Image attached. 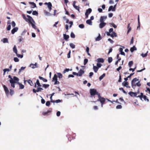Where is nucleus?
<instances>
[{
	"label": "nucleus",
	"instance_id": "obj_32",
	"mask_svg": "<svg viewBox=\"0 0 150 150\" xmlns=\"http://www.w3.org/2000/svg\"><path fill=\"white\" fill-rule=\"evenodd\" d=\"M3 42L4 43H8V39L7 38H4L3 39Z\"/></svg>",
	"mask_w": 150,
	"mask_h": 150
},
{
	"label": "nucleus",
	"instance_id": "obj_2",
	"mask_svg": "<svg viewBox=\"0 0 150 150\" xmlns=\"http://www.w3.org/2000/svg\"><path fill=\"white\" fill-rule=\"evenodd\" d=\"M138 79H137V78H134L132 81L131 82L132 86L134 89L136 86V82L138 81Z\"/></svg>",
	"mask_w": 150,
	"mask_h": 150
},
{
	"label": "nucleus",
	"instance_id": "obj_11",
	"mask_svg": "<svg viewBox=\"0 0 150 150\" xmlns=\"http://www.w3.org/2000/svg\"><path fill=\"white\" fill-rule=\"evenodd\" d=\"M3 87L5 92L7 94H8L9 93V91L6 86L4 85L3 86Z\"/></svg>",
	"mask_w": 150,
	"mask_h": 150
},
{
	"label": "nucleus",
	"instance_id": "obj_39",
	"mask_svg": "<svg viewBox=\"0 0 150 150\" xmlns=\"http://www.w3.org/2000/svg\"><path fill=\"white\" fill-rule=\"evenodd\" d=\"M49 85L48 84H43V87L45 88L48 87L49 86Z\"/></svg>",
	"mask_w": 150,
	"mask_h": 150
},
{
	"label": "nucleus",
	"instance_id": "obj_24",
	"mask_svg": "<svg viewBox=\"0 0 150 150\" xmlns=\"http://www.w3.org/2000/svg\"><path fill=\"white\" fill-rule=\"evenodd\" d=\"M93 69L94 72L96 73L98 71V68L97 67L94 66V64H93Z\"/></svg>",
	"mask_w": 150,
	"mask_h": 150
},
{
	"label": "nucleus",
	"instance_id": "obj_47",
	"mask_svg": "<svg viewBox=\"0 0 150 150\" xmlns=\"http://www.w3.org/2000/svg\"><path fill=\"white\" fill-rule=\"evenodd\" d=\"M79 27L81 28H83L84 27V26L83 24H81L79 25Z\"/></svg>",
	"mask_w": 150,
	"mask_h": 150
},
{
	"label": "nucleus",
	"instance_id": "obj_13",
	"mask_svg": "<svg viewBox=\"0 0 150 150\" xmlns=\"http://www.w3.org/2000/svg\"><path fill=\"white\" fill-rule=\"evenodd\" d=\"M27 81L28 83L31 86H32L33 85V83L32 81L30 80H24V83L25 84V82Z\"/></svg>",
	"mask_w": 150,
	"mask_h": 150
},
{
	"label": "nucleus",
	"instance_id": "obj_26",
	"mask_svg": "<svg viewBox=\"0 0 150 150\" xmlns=\"http://www.w3.org/2000/svg\"><path fill=\"white\" fill-rule=\"evenodd\" d=\"M56 80H57V76L56 74H54L53 78L52 81H54Z\"/></svg>",
	"mask_w": 150,
	"mask_h": 150
},
{
	"label": "nucleus",
	"instance_id": "obj_23",
	"mask_svg": "<svg viewBox=\"0 0 150 150\" xmlns=\"http://www.w3.org/2000/svg\"><path fill=\"white\" fill-rule=\"evenodd\" d=\"M13 81H14L15 82V83H17L18 81L19 80V79L18 78L15 76H13Z\"/></svg>",
	"mask_w": 150,
	"mask_h": 150
},
{
	"label": "nucleus",
	"instance_id": "obj_20",
	"mask_svg": "<svg viewBox=\"0 0 150 150\" xmlns=\"http://www.w3.org/2000/svg\"><path fill=\"white\" fill-rule=\"evenodd\" d=\"M112 10V11H115V7H113V6H110L109 7L108 11H110Z\"/></svg>",
	"mask_w": 150,
	"mask_h": 150
},
{
	"label": "nucleus",
	"instance_id": "obj_53",
	"mask_svg": "<svg viewBox=\"0 0 150 150\" xmlns=\"http://www.w3.org/2000/svg\"><path fill=\"white\" fill-rule=\"evenodd\" d=\"M17 56L18 57H20L21 58H22L23 57V55H21L18 54V52L17 53V54H16Z\"/></svg>",
	"mask_w": 150,
	"mask_h": 150
},
{
	"label": "nucleus",
	"instance_id": "obj_54",
	"mask_svg": "<svg viewBox=\"0 0 150 150\" xmlns=\"http://www.w3.org/2000/svg\"><path fill=\"white\" fill-rule=\"evenodd\" d=\"M122 108V106L121 105H119L117 106L116 108L117 109H121Z\"/></svg>",
	"mask_w": 150,
	"mask_h": 150
},
{
	"label": "nucleus",
	"instance_id": "obj_1",
	"mask_svg": "<svg viewBox=\"0 0 150 150\" xmlns=\"http://www.w3.org/2000/svg\"><path fill=\"white\" fill-rule=\"evenodd\" d=\"M23 18L27 22H28L30 24L32 27L34 29H36L37 28L36 26L35 25V22L33 18L30 16L27 15V16L28 18H27L25 15L24 14L22 15Z\"/></svg>",
	"mask_w": 150,
	"mask_h": 150
},
{
	"label": "nucleus",
	"instance_id": "obj_37",
	"mask_svg": "<svg viewBox=\"0 0 150 150\" xmlns=\"http://www.w3.org/2000/svg\"><path fill=\"white\" fill-rule=\"evenodd\" d=\"M10 69H4L3 70L4 74H5V73L6 71H10Z\"/></svg>",
	"mask_w": 150,
	"mask_h": 150
},
{
	"label": "nucleus",
	"instance_id": "obj_19",
	"mask_svg": "<svg viewBox=\"0 0 150 150\" xmlns=\"http://www.w3.org/2000/svg\"><path fill=\"white\" fill-rule=\"evenodd\" d=\"M97 61L98 62L103 63L104 62V60L103 58H99L97 59Z\"/></svg>",
	"mask_w": 150,
	"mask_h": 150
},
{
	"label": "nucleus",
	"instance_id": "obj_45",
	"mask_svg": "<svg viewBox=\"0 0 150 150\" xmlns=\"http://www.w3.org/2000/svg\"><path fill=\"white\" fill-rule=\"evenodd\" d=\"M33 15H36L38 14V12L36 11H33L32 13Z\"/></svg>",
	"mask_w": 150,
	"mask_h": 150
},
{
	"label": "nucleus",
	"instance_id": "obj_16",
	"mask_svg": "<svg viewBox=\"0 0 150 150\" xmlns=\"http://www.w3.org/2000/svg\"><path fill=\"white\" fill-rule=\"evenodd\" d=\"M18 30V28L17 27L14 28L11 31L12 34H14L16 32H17Z\"/></svg>",
	"mask_w": 150,
	"mask_h": 150
},
{
	"label": "nucleus",
	"instance_id": "obj_10",
	"mask_svg": "<svg viewBox=\"0 0 150 150\" xmlns=\"http://www.w3.org/2000/svg\"><path fill=\"white\" fill-rule=\"evenodd\" d=\"M107 18L106 16H101L100 21V22H103L104 21V20H105Z\"/></svg>",
	"mask_w": 150,
	"mask_h": 150
},
{
	"label": "nucleus",
	"instance_id": "obj_31",
	"mask_svg": "<svg viewBox=\"0 0 150 150\" xmlns=\"http://www.w3.org/2000/svg\"><path fill=\"white\" fill-rule=\"evenodd\" d=\"M105 74L104 73L102 75L100 76L99 78V80L101 81L103 78L105 76Z\"/></svg>",
	"mask_w": 150,
	"mask_h": 150
},
{
	"label": "nucleus",
	"instance_id": "obj_46",
	"mask_svg": "<svg viewBox=\"0 0 150 150\" xmlns=\"http://www.w3.org/2000/svg\"><path fill=\"white\" fill-rule=\"evenodd\" d=\"M88 60L87 59H85L84 60V64L86 65L88 62Z\"/></svg>",
	"mask_w": 150,
	"mask_h": 150
},
{
	"label": "nucleus",
	"instance_id": "obj_51",
	"mask_svg": "<svg viewBox=\"0 0 150 150\" xmlns=\"http://www.w3.org/2000/svg\"><path fill=\"white\" fill-rule=\"evenodd\" d=\"M71 51L70 50H69V53L67 54V58H70V54H71Z\"/></svg>",
	"mask_w": 150,
	"mask_h": 150
},
{
	"label": "nucleus",
	"instance_id": "obj_15",
	"mask_svg": "<svg viewBox=\"0 0 150 150\" xmlns=\"http://www.w3.org/2000/svg\"><path fill=\"white\" fill-rule=\"evenodd\" d=\"M106 23L105 22H101L99 24V27L100 28H102L104 27L106 25Z\"/></svg>",
	"mask_w": 150,
	"mask_h": 150
},
{
	"label": "nucleus",
	"instance_id": "obj_14",
	"mask_svg": "<svg viewBox=\"0 0 150 150\" xmlns=\"http://www.w3.org/2000/svg\"><path fill=\"white\" fill-rule=\"evenodd\" d=\"M9 81L10 83H11V87L13 88H14L15 87V83L14 81H13V80H11Z\"/></svg>",
	"mask_w": 150,
	"mask_h": 150
},
{
	"label": "nucleus",
	"instance_id": "obj_12",
	"mask_svg": "<svg viewBox=\"0 0 150 150\" xmlns=\"http://www.w3.org/2000/svg\"><path fill=\"white\" fill-rule=\"evenodd\" d=\"M29 3L31 5V8H34L36 7V6L35 3L33 2H29Z\"/></svg>",
	"mask_w": 150,
	"mask_h": 150
},
{
	"label": "nucleus",
	"instance_id": "obj_56",
	"mask_svg": "<svg viewBox=\"0 0 150 150\" xmlns=\"http://www.w3.org/2000/svg\"><path fill=\"white\" fill-rule=\"evenodd\" d=\"M14 60L15 62H18L19 61L17 57H14Z\"/></svg>",
	"mask_w": 150,
	"mask_h": 150
},
{
	"label": "nucleus",
	"instance_id": "obj_49",
	"mask_svg": "<svg viewBox=\"0 0 150 150\" xmlns=\"http://www.w3.org/2000/svg\"><path fill=\"white\" fill-rule=\"evenodd\" d=\"M110 24L114 28H116L117 26L114 23H110Z\"/></svg>",
	"mask_w": 150,
	"mask_h": 150
},
{
	"label": "nucleus",
	"instance_id": "obj_28",
	"mask_svg": "<svg viewBox=\"0 0 150 150\" xmlns=\"http://www.w3.org/2000/svg\"><path fill=\"white\" fill-rule=\"evenodd\" d=\"M137 50V48L135 47V46H134L133 47L131 48L130 50L131 52H133L134 51Z\"/></svg>",
	"mask_w": 150,
	"mask_h": 150
},
{
	"label": "nucleus",
	"instance_id": "obj_21",
	"mask_svg": "<svg viewBox=\"0 0 150 150\" xmlns=\"http://www.w3.org/2000/svg\"><path fill=\"white\" fill-rule=\"evenodd\" d=\"M52 5L51 3L50 2H49V4L48 5L47 7H48V8L50 11L52 10Z\"/></svg>",
	"mask_w": 150,
	"mask_h": 150
},
{
	"label": "nucleus",
	"instance_id": "obj_36",
	"mask_svg": "<svg viewBox=\"0 0 150 150\" xmlns=\"http://www.w3.org/2000/svg\"><path fill=\"white\" fill-rule=\"evenodd\" d=\"M69 45L70 47L72 48V49L74 48L75 47V45L72 43H70L69 44Z\"/></svg>",
	"mask_w": 150,
	"mask_h": 150
},
{
	"label": "nucleus",
	"instance_id": "obj_34",
	"mask_svg": "<svg viewBox=\"0 0 150 150\" xmlns=\"http://www.w3.org/2000/svg\"><path fill=\"white\" fill-rule=\"evenodd\" d=\"M142 98H144V100L145 101H146L147 102L149 101V99L147 98V97L146 96L144 95Z\"/></svg>",
	"mask_w": 150,
	"mask_h": 150
},
{
	"label": "nucleus",
	"instance_id": "obj_33",
	"mask_svg": "<svg viewBox=\"0 0 150 150\" xmlns=\"http://www.w3.org/2000/svg\"><path fill=\"white\" fill-rule=\"evenodd\" d=\"M57 74L58 77L59 79H61L62 78V74L61 73H57Z\"/></svg>",
	"mask_w": 150,
	"mask_h": 150
},
{
	"label": "nucleus",
	"instance_id": "obj_50",
	"mask_svg": "<svg viewBox=\"0 0 150 150\" xmlns=\"http://www.w3.org/2000/svg\"><path fill=\"white\" fill-rule=\"evenodd\" d=\"M43 89V88H41L38 87L37 89V92H39V91H40L41 90H42Z\"/></svg>",
	"mask_w": 150,
	"mask_h": 150
},
{
	"label": "nucleus",
	"instance_id": "obj_64",
	"mask_svg": "<svg viewBox=\"0 0 150 150\" xmlns=\"http://www.w3.org/2000/svg\"><path fill=\"white\" fill-rule=\"evenodd\" d=\"M61 112L60 111H57V116L59 117L60 115Z\"/></svg>",
	"mask_w": 150,
	"mask_h": 150
},
{
	"label": "nucleus",
	"instance_id": "obj_27",
	"mask_svg": "<svg viewBox=\"0 0 150 150\" xmlns=\"http://www.w3.org/2000/svg\"><path fill=\"white\" fill-rule=\"evenodd\" d=\"M86 23L90 25H92V22L90 19H88L86 21Z\"/></svg>",
	"mask_w": 150,
	"mask_h": 150
},
{
	"label": "nucleus",
	"instance_id": "obj_38",
	"mask_svg": "<svg viewBox=\"0 0 150 150\" xmlns=\"http://www.w3.org/2000/svg\"><path fill=\"white\" fill-rule=\"evenodd\" d=\"M101 38L100 37V35L99 34V36L96 38V41H99L100 40Z\"/></svg>",
	"mask_w": 150,
	"mask_h": 150
},
{
	"label": "nucleus",
	"instance_id": "obj_63",
	"mask_svg": "<svg viewBox=\"0 0 150 150\" xmlns=\"http://www.w3.org/2000/svg\"><path fill=\"white\" fill-rule=\"evenodd\" d=\"M133 40H134V37H132L131 39L130 44H132L133 43Z\"/></svg>",
	"mask_w": 150,
	"mask_h": 150
},
{
	"label": "nucleus",
	"instance_id": "obj_61",
	"mask_svg": "<svg viewBox=\"0 0 150 150\" xmlns=\"http://www.w3.org/2000/svg\"><path fill=\"white\" fill-rule=\"evenodd\" d=\"M74 8L76 10H78L79 12H80L79 7V6H76Z\"/></svg>",
	"mask_w": 150,
	"mask_h": 150
},
{
	"label": "nucleus",
	"instance_id": "obj_4",
	"mask_svg": "<svg viewBox=\"0 0 150 150\" xmlns=\"http://www.w3.org/2000/svg\"><path fill=\"white\" fill-rule=\"evenodd\" d=\"M105 99L104 98L102 97L100 99H98L97 100V101H99L101 103V106L103 107V104L105 102Z\"/></svg>",
	"mask_w": 150,
	"mask_h": 150
},
{
	"label": "nucleus",
	"instance_id": "obj_55",
	"mask_svg": "<svg viewBox=\"0 0 150 150\" xmlns=\"http://www.w3.org/2000/svg\"><path fill=\"white\" fill-rule=\"evenodd\" d=\"M14 93V91L13 90L10 89V93L11 95H12Z\"/></svg>",
	"mask_w": 150,
	"mask_h": 150
},
{
	"label": "nucleus",
	"instance_id": "obj_25",
	"mask_svg": "<svg viewBox=\"0 0 150 150\" xmlns=\"http://www.w3.org/2000/svg\"><path fill=\"white\" fill-rule=\"evenodd\" d=\"M13 52H15L16 53V54H17V53L18 52V51L16 45L14 46L13 48Z\"/></svg>",
	"mask_w": 150,
	"mask_h": 150
},
{
	"label": "nucleus",
	"instance_id": "obj_8",
	"mask_svg": "<svg viewBox=\"0 0 150 150\" xmlns=\"http://www.w3.org/2000/svg\"><path fill=\"white\" fill-rule=\"evenodd\" d=\"M91 11L92 9L91 8H89L88 9L86 10L85 14L86 16L87 17H88V15L91 12Z\"/></svg>",
	"mask_w": 150,
	"mask_h": 150
},
{
	"label": "nucleus",
	"instance_id": "obj_35",
	"mask_svg": "<svg viewBox=\"0 0 150 150\" xmlns=\"http://www.w3.org/2000/svg\"><path fill=\"white\" fill-rule=\"evenodd\" d=\"M144 96V95H143V93H140V95L137 96V97H139L140 99H142V98Z\"/></svg>",
	"mask_w": 150,
	"mask_h": 150
},
{
	"label": "nucleus",
	"instance_id": "obj_29",
	"mask_svg": "<svg viewBox=\"0 0 150 150\" xmlns=\"http://www.w3.org/2000/svg\"><path fill=\"white\" fill-rule=\"evenodd\" d=\"M18 83L19 85L20 89H22L24 88V86L21 83H19V82Z\"/></svg>",
	"mask_w": 150,
	"mask_h": 150
},
{
	"label": "nucleus",
	"instance_id": "obj_60",
	"mask_svg": "<svg viewBox=\"0 0 150 150\" xmlns=\"http://www.w3.org/2000/svg\"><path fill=\"white\" fill-rule=\"evenodd\" d=\"M50 105V102L49 101H47L46 103V105L47 106H49Z\"/></svg>",
	"mask_w": 150,
	"mask_h": 150
},
{
	"label": "nucleus",
	"instance_id": "obj_40",
	"mask_svg": "<svg viewBox=\"0 0 150 150\" xmlns=\"http://www.w3.org/2000/svg\"><path fill=\"white\" fill-rule=\"evenodd\" d=\"M30 66L32 68H34L36 67V64H31L30 65Z\"/></svg>",
	"mask_w": 150,
	"mask_h": 150
},
{
	"label": "nucleus",
	"instance_id": "obj_59",
	"mask_svg": "<svg viewBox=\"0 0 150 150\" xmlns=\"http://www.w3.org/2000/svg\"><path fill=\"white\" fill-rule=\"evenodd\" d=\"M69 70V69H65L64 70L63 72V73H66V72H68Z\"/></svg>",
	"mask_w": 150,
	"mask_h": 150
},
{
	"label": "nucleus",
	"instance_id": "obj_44",
	"mask_svg": "<svg viewBox=\"0 0 150 150\" xmlns=\"http://www.w3.org/2000/svg\"><path fill=\"white\" fill-rule=\"evenodd\" d=\"M25 67H21V69L19 70V71L18 72V74H19L21 71L22 70H23L25 69Z\"/></svg>",
	"mask_w": 150,
	"mask_h": 150
},
{
	"label": "nucleus",
	"instance_id": "obj_42",
	"mask_svg": "<svg viewBox=\"0 0 150 150\" xmlns=\"http://www.w3.org/2000/svg\"><path fill=\"white\" fill-rule=\"evenodd\" d=\"M70 36L71 38H74L75 37V36L73 32H71V34H70Z\"/></svg>",
	"mask_w": 150,
	"mask_h": 150
},
{
	"label": "nucleus",
	"instance_id": "obj_30",
	"mask_svg": "<svg viewBox=\"0 0 150 150\" xmlns=\"http://www.w3.org/2000/svg\"><path fill=\"white\" fill-rule=\"evenodd\" d=\"M133 64V61H130L128 63V65H129V67L130 68H131V67L132 65Z\"/></svg>",
	"mask_w": 150,
	"mask_h": 150
},
{
	"label": "nucleus",
	"instance_id": "obj_58",
	"mask_svg": "<svg viewBox=\"0 0 150 150\" xmlns=\"http://www.w3.org/2000/svg\"><path fill=\"white\" fill-rule=\"evenodd\" d=\"M97 67L98 68H100L101 66H102V64H100V63H97Z\"/></svg>",
	"mask_w": 150,
	"mask_h": 150
},
{
	"label": "nucleus",
	"instance_id": "obj_7",
	"mask_svg": "<svg viewBox=\"0 0 150 150\" xmlns=\"http://www.w3.org/2000/svg\"><path fill=\"white\" fill-rule=\"evenodd\" d=\"M52 111V109L50 108L49 110L47 112H43L42 114L43 115H47L48 113H51Z\"/></svg>",
	"mask_w": 150,
	"mask_h": 150
},
{
	"label": "nucleus",
	"instance_id": "obj_9",
	"mask_svg": "<svg viewBox=\"0 0 150 150\" xmlns=\"http://www.w3.org/2000/svg\"><path fill=\"white\" fill-rule=\"evenodd\" d=\"M84 71L83 70H82V69H81L79 70L78 72V75L79 76H82L83 74H84Z\"/></svg>",
	"mask_w": 150,
	"mask_h": 150
},
{
	"label": "nucleus",
	"instance_id": "obj_3",
	"mask_svg": "<svg viewBox=\"0 0 150 150\" xmlns=\"http://www.w3.org/2000/svg\"><path fill=\"white\" fill-rule=\"evenodd\" d=\"M90 93L91 95L92 96H94L96 94H98V92L97 91L96 89L93 88L90 89Z\"/></svg>",
	"mask_w": 150,
	"mask_h": 150
},
{
	"label": "nucleus",
	"instance_id": "obj_43",
	"mask_svg": "<svg viewBox=\"0 0 150 150\" xmlns=\"http://www.w3.org/2000/svg\"><path fill=\"white\" fill-rule=\"evenodd\" d=\"M112 60V58L111 57H109L108 58V62L109 63H111Z\"/></svg>",
	"mask_w": 150,
	"mask_h": 150
},
{
	"label": "nucleus",
	"instance_id": "obj_17",
	"mask_svg": "<svg viewBox=\"0 0 150 150\" xmlns=\"http://www.w3.org/2000/svg\"><path fill=\"white\" fill-rule=\"evenodd\" d=\"M128 82L127 81H124L122 83V85L124 86L127 88H130V87L128 86Z\"/></svg>",
	"mask_w": 150,
	"mask_h": 150
},
{
	"label": "nucleus",
	"instance_id": "obj_57",
	"mask_svg": "<svg viewBox=\"0 0 150 150\" xmlns=\"http://www.w3.org/2000/svg\"><path fill=\"white\" fill-rule=\"evenodd\" d=\"M11 25L13 27H14L16 25L15 22L13 21H12L11 22Z\"/></svg>",
	"mask_w": 150,
	"mask_h": 150
},
{
	"label": "nucleus",
	"instance_id": "obj_48",
	"mask_svg": "<svg viewBox=\"0 0 150 150\" xmlns=\"http://www.w3.org/2000/svg\"><path fill=\"white\" fill-rule=\"evenodd\" d=\"M136 67H137V65H136L135 67L133 69V68H130V69H129V71H132V72H133L135 71V69L136 68Z\"/></svg>",
	"mask_w": 150,
	"mask_h": 150
},
{
	"label": "nucleus",
	"instance_id": "obj_22",
	"mask_svg": "<svg viewBox=\"0 0 150 150\" xmlns=\"http://www.w3.org/2000/svg\"><path fill=\"white\" fill-rule=\"evenodd\" d=\"M39 78L40 80H42L44 82H47V79L44 78L42 77L39 76Z\"/></svg>",
	"mask_w": 150,
	"mask_h": 150
},
{
	"label": "nucleus",
	"instance_id": "obj_52",
	"mask_svg": "<svg viewBox=\"0 0 150 150\" xmlns=\"http://www.w3.org/2000/svg\"><path fill=\"white\" fill-rule=\"evenodd\" d=\"M141 55L143 57H145L147 55V53H146L145 54L142 53L141 54Z\"/></svg>",
	"mask_w": 150,
	"mask_h": 150
},
{
	"label": "nucleus",
	"instance_id": "obj_5",
	"mask_svg": "<svg viewBox=\"0 0 150 150\" xmlns=\"http://www.w3.org/2000/svg\"><path fill=\"white\" fill-rule=\"evenodd\" d=\"M106 34L108 36H110L111 37H112V38L114 37H117V35L116 33L115 32H112V33L111 34H110V33H108V32H107L106 33Z\"/></svg>",
	"mask_w": 150,
	"mask_h": 150
},
{
	"label": "nucleus",
	"instance_id": "obj_6",
	"mask_svg": "<svg viewBox=\"0 0 150 150\" xmlns=\"http://www.w3.org/2000/svg\"><path fill=\"white\" fill-rule=\"evenodd\" d=\"M128 94L131 97H137V93H134L132 91H130L129 93Z\"/></svg>",
	"mask_w": 150,
	"mask_h": 150
},
{
	"label": "nucleus",
	"instance_id": "obj_62",
	"mask_svg": "<svg viewBox=\"0 0 150 150\" xmlns=\"http://www.w3.org/2000/svg\"><path fill=\"white\" fill-rule=\"evenodd\" d=\"M136 86H141V84L140 83L139 81L137 83H136Z\"/></svg>",
	"mask_w": 150,
	"mask_h": 150
},
{
	"label": "nucleus",
	"instance_id": "obj_18",
	"mask_svg": "<svg viewBox=\"0 0 150 150\" xmlns=\"http://www.w3.org/2000/svg\"><path fill=\"white\" fill-rule=\"evenodd\" d=\"M63 35L64 39L67 41L68 40L69 37V36L66 34H64Z\"/></svg>",
	"mask_w": 150,
	"mask_h": 150
},
{
	"label": "nucleus",
	"instance_id": "obj_41",
	"mask_svg": "<svg viewBox=\"0 0 150 150\" xmlns=\"http://www.w3.org/2000/svg\"><path fill=\"white\" fill-rule=\"evenodd\" d=\"M119 90H122L123 91V92L124 93H125V94H127V92L125 91L123 88H119Z\"/></svg>",
	"mask_w": 150,
	"mask_h": 150
}]
</instances>
